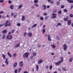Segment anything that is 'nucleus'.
I'll use <instances>...</instances> for the list:
<instances>
[{"label": "nucleus", "mask_w": 73, "mask_h": 73, "mask_svg": "<svg viewBox=\"0 0 73 73\" xmlns=\"http://www.w3.org/2000/svg\"><path fill=\"white\" fill-rule=\"evenodd\" d=\"M60 59L61 61H58V62H56L55 63L56 65H60V64H61V63H62V62H63V61H64V58H63V57H61L60 58Z\"/></svg>", "instance_id": "1"}, {"label": "nucleus", "mask_w": 73, "mask_h": 73, "mask_svg": "<svg viewBox=\"0 0 73 73\" xmlns=\"http://www.w3.org/2000/svg\"><path fill=\"white\" fill-rule=\"evenodd\" d=\"M29 55V53L28 52H26L24 54L23 57V58H27L28 57V56Z\"/></svg>", "instance_id": "2"}, {"label": "nucleus", "mask_w": 73, "mask_h": 73, "mask_svg": "<svg viewBox=\"0 0 73 73\" xmlns=\"http://www.w3.org/2000/svg\"><path fill=\"white\" fill-rule=\"evenodd\" d=\"M6 38L8 40H12L13 38V36L11 35H9L7 36Z\"/></svg>", "instance_id": "3"}, {"label": "nucleus", "mask_w": 73, "mask_h": 73, "mask_svg": "<svg viewBox=\"0 0 73 73\" xmlns=\"http://www.w3.org/2000/svg\"><path fill=\"white\" fill-rule=\"evenodd\" d=\"M56 15H57L56 14H54V13H52V16H52L51 19H54L56 17Z\"/></svg>", "instance_id": "4"}, {"label": "nucleus", "mask_w": 73, "mask_h": 73, "mask_svg": "<svg viewBox=\"0 0 73 73\" xmlns=\"http://www.w3.org/2000/svg\"><path fill=\"white\" fill-rule=\"evenodd\" d=\"M63 48L64 49V50H66L67 49V45L66 44H64L63 45Z\"/></svg>", "instance_id": "5"}, {"label": "nucleus", "mask_w": 73, "mask_h": 73, "mask_svg": "<svg viewBox=\"0 0 73 73\" xmlns=\"http://www.w3.org/2000/svg\"><path fill=\"white\" fill-rule=\"evenodd\" d=\"M68 19H69V17L67 16L66 17L64 18V21H68Z\"/></svg>", "instance_id": "6"}, {"label": "nucleus", "mask_w": 73, "mask_h": 73, "mask_svg": "<svg viewBox=\"0 0 73 73\" xmlns=\"http://www.w3.org/2000/svg\"><path fill=\"white\" fill-rule=\"evenodd\" d=\"M23 61H21L19 63V66L23 67Z\"/></svg>", "instance_id": "7"}, {"label": "nucleus", "mask_w": 73, "mask_h": 73, "mask_svg": "<svg viewBox=\"0 0 73 73\" xmlns=\"http://www.w3.org/2000/svg\"><path fill=\"white\" fill-rule=\"evenodd\" d=\"M43 61L42 59H40L38 62V64H40Z\"/></svg>", "instance_id": "8"}, {"label": "nucleus", "mask_w": 73, "mask_h": 73, "mask_svg": "<svg viewBox=\"0 0 73 73\" xmlns=\"http://www.w3.org/2000/svg\"><path fill=\"white\" fill-rule=\"evenodd\" d=\"M48 41H52V40L50 39V36L49 35H48Z\"/></svg>", "instance_id": "9"}, {"label": "nucleus", "mask_w": 73, "mask_h": 73, "mask_svg": "<svg viewBox=\"0 0 73 73\" xmlns=\"http://www.w3.org/2000/svg\"><path fill=\"white\" fill-rule=\"evenodd\" d=\"M27 35L29 37H32V33H29L27 34Z\"/></svg>", "instance_id": "10"}, {"label": "nucleus", "mask_w": 73, "mask_h": 73, "mask_svg": "<svg viewBox=\"0 0 73 73\" xmlns=\"http://www.w3.org/2000/svg\"><path fill=\"white\" fill-rule=\"evenodd\" d=\"M67 23L68 24V25H70V24H71V20H70L68 21L67 22Z\"/></svg>", "instance_id": "11"}, {"label": "nucleus", "mask_w": 73, "mask_h": 73, "mask_svg": "<svg viewBox=\"0 0 73 73\" xmlns=\"http://www.w3.org/2000/svg\"><path fill=\"white\" fill-rule=\"evenodd\" d=\"M5 63L6 64V65H8V64H9V62H8V58L6 59Z\"/></svg>", "instance_id": "12"}, {"label": "nucleus", "mask_w": 73, "mask_h": 73, "mask_svg": "<svg viewBox=\"0 0 73 73\" xmlns=\"http://www.w3.org/2000/svg\"><path fill=\"white\" fill-rule=\"evenodd\" d=\"M67 1L68 3H73V1L71 0H67Z\"/></svg>", "instance_id": "13"}, {"label": "nucleus", "mask_w": 73, "mask_h": 73, "mask_svg": "<svg viewBox=\"0 0 73 73\" xmlns=\"http://www.w3.org/2000/svg\"><path fill=\"white\" fill-rule=\"evenodd\" d=\"M27 32H25L23 34V36L25 37L26 36H27Z\"/></svg>", "instance_id": "14"}, {"label": "nucleus", "mask_w": 73, "mask_h": 73, "mask_svg": "<svg viewBox=\"0 0 73 73\" xmlns=\"http://www.w3.org/2000/svg\"><path fill=\"white\" fill-rule=\"evenodd\" d=\"M20 46V44H17L16 46H15V48H18Z\"/></svg>", "instance_id": "15"}, {"label": "nucleus", "mask_w": 73, "mask_h": 73, "mask_svg": "<svg viewBox=\"0 0 73 73\" xmlns=\"http://www.w3.org/2000/svg\"><path fill=\"white\" fill-rule=\"evenodd\" d=\"M36 26H37V24H35L32 26L31 28L32 29L33 28H34V27H36Z\"/></svg>", "instance_id": "16"}, {"label": "nucleus", "mask_w": 73, "mask_h": 73, "mask_svg": "<svg viewBox=\"0 0 73 73\" xmlns=\"http://www.w3.org/2000/svg\"><path fill=\"white\" fill-rule=\"evenodd\" d=\"M4 25L5 27H7V26H8V24L6 22L4 23Z\"/></svg>", "instance_id": "17"}, {"label": "nucleus", "mask_w": 73, "mask_h": 73, "mask_svg": "<svg viewBox=\"0 0 73 73\" xmlns=\"http://www.w3.org/2000/svg\"><path fill=\"white\" fill-rule=\"evenodd\" d=\"M7 32V30H5L4 31H3L2 33H5Z\"/></svg>", "instance_id": "18"}, {"label": "nucleus", "mask_w": 73, "mask_h": 73, "mask_svg": "<svg viewBox=\"0 0 73 73\" xmlns=\"http://www.w3.org/2000/svg\"><path fill=\"white\" fill-rule=\"evenodd\" d=\"M25 16H23L22 17V21H24V20H25Z\"/></svg>", "instance_id": "19"}, {"label": "nucleus", "mask_w": 73, "mask_h": 73, "mask_svg": "<svg viewBox=\"0 0 73 73\" xmlns=\"http://www.w3.org/2000/svg\"><path fill=\"white\" fill-rule=\"evenodd\" d=\"M17 63L16 62H15L13 64L14 67H16V66H17Z\"/></svg>", "instance_id": "20"}, {"label": "nucleus", "mask_w": 73, "mask_h": 73, "mask_svg": "<svg viewBox=\"0 0 73 73\" xmlns=\"http://www.w3.org/2000/svg\"><path fill=\"white\" fill-rule=\"evenodd\" d=\"M51 46L53 49H54V48L56 47V46L54 45V44L52 45H51Z\"/></svg>", "instance_id": "21"}, {"label": "nucleus", "mask_w": 73, "mask_h": 73, "mask_svg": "<svg viewBox=\"0 0 73 73\" xmlns=\"http://www.w3.org/2000/svg\"><path fill=\"white\" fill-rule=\"evenodd\" d=\"M10 8L11 9H14V8L13 7V5H11L10 6Z\"/></svg>", "instance_id": "22"}, {"label": "nucleus", "mask_w": 73, "mask_h": 73, "mask_svg": "<svg viewBox=\"0 0 73 73\" xmlns=\"http://www.w3.org/2000/svg\"><path fill=\"white\" fill-rule=\"evenodd\" d=\"M43 7H44V8L43 9V10H45L46 9V6L45 5H43Z\"/></svg>", "instance_id": "23"}, {"label": "nucleus", "mask_w": 73, "mask_h": 73, "mask_svg": "<svg viewBox=\"0 0 73 73\" xmlns=\"http://www.w3.org/2000/svg\"><path fill=\"white\" fill-rule=\"evenodd\" d=\"M60 2L59 1L57 2H56V5L57 6H58V5H60Z\"/></svg>", "instance_id": "24"}, {"label": "nucleus", "mask_w": 73, "mask_h": 73, "mask_svg": "<svg viewBox=\"0 0 73 73\" xmlns=\"http://www.w3.org/2000/svg\"><path fill=\"white\" fill-rule=\"evenodd\" d=\"M38 2V0H35L34 1V3H35V4H37Z\"/></svg>", "instance_id": "25"}, {"label": "nucleus", "mask_w": 73, "mask_h": 73, "mask_svg": "<svg viewBox=\"0 0 73 73\" xmlns=\"http://www.w3.org/2000/svg\"><path fill=\"white\" fill-rule=\"evenodd\" d=\"M7 54L10 57H12V55L9 52L7 53Z\"/></svg>", "instance_id": "26"}, {"label": "nucleus", "mask_w": 73, "mask_h": 73, "mask_svg": "<svg viewBox=\"0 0 73 73\" xmlns=\"http://www.w3.org/2000/svg\"><path fill=\"white\" fill-rule=\"evenodd\" d=\"M23 5H20L19 6V9H21L22 7H23Z\"/></svg>", "instance_id": "27"}, {"label": "nucleus", "mask_w": 73, "mask_h": 73, "mask_svg": "<svg viewBox=\"0 0 73 73\" xmlns=\"http://www.w3.org/2000/svg\"><path fill=\"white\" fill-rule=\"evenodd\" d=\"M42 32L43 34H45V29H43L42 30Z\"/></svg>", "instance_id": "28"}, {"label": "nucleus", "mask_w": 73, "mask_h": 73, "mask_svg": "<svg viewBox=\"0 0 73 73\" xmlns=\"http://www.w3.org/2000/svg\"><path fill=\"white\" fill-rule=\"evenodd\" d=\"M38 65H36V70L37 71H38Z\"/></svg>", "instance_id": "29"}, {"label": "nucleus", "mask_w": 73, "mask_h": 73, "mask_svg": "<svg viewBox=\"0 0 73 73\" xmlns=\"http://www.w3.org/2000/svg\"><path fill=\"white\" fill-rule=\"evenodd\" d=\"M2 57H3L4 59H5V55L4 54H2Z\"/></svg>", "instance_id": "30"}, {"label": "nucleus", "mask_w": 73, "mask_h": 73, "mask_svg": "<svg viewBox=\"0 0 73 73\" xmlns=\"http://www.w3.org/2000/svg\"><path fill=\"white\" fill-rule=\"evenodd\" d=\"M5 35H4L2 37V39L4 40L5 39Z\"/></svg>", "instance_id": "31"}, {"label": "nucleus", "mask_w": 73, "mask_h": 73, "mask_svg": "<svg viewBox=\"0 0 73 73\" xmlns=\"http://www.w3.org/2000/svg\"><path fill=\"white\" fill-rule=\"evenodd\" d=\"M63 11L64 12H65L66 13V12H68V10H67V9H64V10Z\"/></svg>", "instance_id": "32"}, {"label": "nucleus", "mask_w": 73, "mask_h": 73, "mask_svg": "<svg viewBox=\"0 0 73 73\" xmlns=\"http://www.w3.org/2000/svg\"><path fill=\"white\" fill-rule=\"evenodd\" d=\"M48 17H49V16H46L45 17V20H48Z\"/></svg>", "instance_id": "33"}, {"label": "nucleus", "mask_w": 73, "mask_h": 73, "mask_svg": "<svg viewBox=\"0 0 73 73\" xmlns=\"http://www.w3.org/2000/svg\"><path fill=\"white\" fill-rule=\"evenodd\" d=\"M69 16L70 17H73V15L72 14H70L69 15Z\"/></svg>", "instance_id": "34"}, {"label": "nucleus", "mask_w": 73, "mask_h": 73, "mask_svg": "<svg viewBox=\"0 0 73 73\" xmlns=\"http://www.w3.org/2000/svg\"><path fill=\"white\" fill-rule=\"evenodd\" d=\"M73 60V58H71L69 60V61L70 62H71Z\"/></svg>", "instance_id": "35"}, {"label": "nucleus", "mask_w": 73, "mask_h": 73, "mask_svg": "<svg viewBox=\"0 0 73 73\" xmlns=\"http://www.w3.org/2000/svg\"><path fill=\"white\" fill-rule=\"evenodd\" d=\"M62 69L63 71H66V69L65 68H62Z\"/></svg>", "instance_id": "36"}, {"label": "nucleus", "mask_w": 73, "mask_h": 73, "mask_svg": "<svg viewBox=\"0 0 73 73\" xmlns=\"http://www.w3.org/2000/svg\"><path fill=\"white\" fill-rule=\"evenodd\" d=\"M56 38L57 40H60V38H59L58 36H57Z\"/></svg>", "instance_id": "37"}, {"label": "nucleus", "mask_w": 73, "mask_h": 73, "mask_svg": "<svg viewBox=\"0 0 73 73\" xmlns=\"http://www.w3.org/2000/svg\"><path fill=\"white\" fill-rule=\"evenodd\" d=\"M40 20H44V18L42 17H40Z\"/></svg>", "instance_id": "38"}, {"label": "nucleus", "mask_w": 73, "mask_h": 73, "mask_svg": "<svg viewBox=\"0 0 73 73\" xmlns=\"http://www.w3.org/2000/svg\"><path fill=\"white\" fill-rule=\"evenodd\" d=\"M16 54H17L16 53H15L13 54V57H15L16 56Z\"/></svg>", "instance_id": "39"}, {"label": "nucleus", "mask_w": 73, "mask_h": 73, "mask_svg": "<svg viewBox=\"0 0 73 73\" xmlns=\"http://www.w3.org/2000/svg\"><path fill=\"white\" fill-rule=\"evenodd\" d=\"M15 14V13H12L11 14V16L12 17V16H14V15Z\"/></svg>", "instance_id": "40"}, {"label": "nucleus", "mask_w": 73, "mask_h": 73, "mask_svg": "<svg viewBox=\"0 0 73 73\" xmlns=\"http://www.w3.org/2000/svg\"><path fill=\"white\" fill-rule=\"evenodd\" d=\"M21 68H19V70H18V72H20L21 70Z\"/></svg>", "instance_id": "41"}, {"label": "nucleus", "mask_w": 73, "mask_h": 73, "mask_svg": "<svg viewBox=\"0 0 73 73\" xmlns=\"http://www.w3.org/2000/svg\"><path fill=\"white\" fill-rule=\"evenodd\" d=\"M36 52H33V56H36Z\"/></svg>", "instance_id": "42"}, {"label": "nucleus", "mask_w": 73, "mask_h": 73, "mask_svg": "<svg viewBox=\"0 0 73 73\" xmlns=\"http://www.w3.org/2000/svg\"><path fill=\"white\" fill-rule=\"evenodd\" d=\"M52 67H52V66L50 65V70H51V69H52Z\"/></svg>", "instance_id": "43"}, {"label": "nucleus", "mask_w": 73, "mask_h": 73, "mask_svg": "<svg viewBox=\"0 0 73 73\" xmlns=\"http://www.w3.org/2000/svg\"><path fill=\"white\" fill-rule=\"evenodd\" d=\"M34 5H35L36 7H39V5H37V4H35Z\"/></svg>", "instance_id": "44"}, {"label": "nucleus", "mask_w": 73, "mask_h": 73, "mask_svg": "<svg viewBox=\"0 0 73 73\" xmlns=\"http://www.w3.org/2000/svg\"><path fill=\"white\" fill-rule=\"evenodd\" d=\"M15 73H17V69L15 70Z\"/></svg>", "instance_id": "45"}, {"label": "nucleus", "mask_w": 73, "mask_h": 73, "mask_svg": "<svg viewBox=\"0 0 73 73\" xmlns=\"http://www.w3.org/2000/svg\"><path fill=\"white\" fill-rule=\"evenodd\" d=\"M4 0H0V3H3V2H4Z\"/></svg>", "instance_id": "46"}, {"label": "nucleus", "mask_w": 73, "mask_h": 73, "mask_svg": "<svg viewBox=\"0 0 73 73\" xmlns=\"http://www.w3.org/2000/svg\"><path fill=\"white\" fill-rule=\"evenodd\" d=\"M44 16H46L47 15V13H43Z\"/></svg>", "instance_id": "47"}, {"label": "nucleus", "mask_w": 73, "mask_h": 73, "mask_svg": "<svg viewBox=\"0 0 73 73\" xmlns=\"http://www.w3.org/2000/svg\"><path fill=\"white\" fill-rule=\"evenodd\" d=\"M17 25L19 26H20V25H21V24L19 23L17 24Z\"/></svg>", "instance_id": "48"}, {"label": "nucleus", "mask_w": 73, "mask_h": 73, "mask_svg": "<svg viewBox=\"0 0 73 73\" xmlns=\"http://www.w3.org/2000/svg\"><path fill=\"white\" fill-rule=\"evenodd\" d=\"M57 24L58 26H59L60 25H61V24L60 23H58Z\"/></svg>", "instance_id": "49"}, {"label": "nucleus", "mask_w": 73, "mask_h": 73, "mask_svg": "<svg viewBox=\"0 0 73 73\" xmlns=\"http://www.w3.org/2000/svg\"><path fill=\"white\" fill-rule=\"evenodd\" d=\"M56 12H57V10H56V9H55L53 11L54 13H56Z\"/></svg>", "instance_id": "50"}, {"label": "nucleus", "mask_w": 73, "mask_h": 73, "mask_svg": "<svg viewBox=\"0 0 73 73\" xmlns=\"http://www.w3.org/2000/svg\"><path fill=\"white\" fill-rule=\"evenodd\" d=\"M61 8L62 9L64 8V5H62L61 6Z\"/></svg>", "instance_id": "51"}, {"label": "nucleus", "mask_w": 73, "mask_h": 73, "mask_svg": "<svg viewBox=\"0 0 73 73\" xmlns=\"http://www.w3.org/2000/svg\"><path fill=\"white\" fill-rule=\"evenodd\" d=\"M61 11L60 10V11L58 12V14H61Z\"/></svg>", "instance_id": "52"}, {"label": "nucleus", "mask_w": 73, "mask_h": 73, "mask_svg": "<svg viewBox=\"0 0 73 73\" xmlns=\"http://www.w3.org/2000/svg\"><path fill=\"white\" fill-rule=\"evenodd\" d=\"M53 3H54V1H51L50 3L51 4H53Z\"/></svg>", "instance_id": "53"}, {"label": "nucleus", "mask_w": 73, "mask_h": 73, "mask_svg": "<svg viewBox=\"0 0 73 73\" xmlns=\"http://www.w3.org/2000/svg\"><path fill=\"white\" fill-rule=\"evenodd\" d=\"M4 26V24H0V27H3V26Z\"/></svg>", "instance_id": "54"}, {"label": "nucleus", "mask_w": 73, "mask_h": 73, "mask_svg": "<svg viewBox=\"0 0 73 73\" xmlns=\"http://www.w3.org/2000/svg\"><path fill=\"white\" fill-rule=\"evenodd\" d=\"M4 12L2 11L0 12V14H1L2 13H4Z\"/></svg>", "instance_id": "55"}, {"label": "nucleus", "mask_w": 73, "mask_h": 73, "mask_svg": "<svg viewBox=\"0 0 73 73\" xmlns=\"http://www.w3.org/2000/svg\"><path fill=\"white\" fill-rule=\"evenodd\" d=\"M8 3H9V4H11V3H12V1H9Z\"/></svg>", "instance_id": "56"}, {"label": "nucleus", "mask_w": 73, "mask_h": 73, "mask_svg": "<svg viewBox=\"0 0 73 73\" xmlns=\"http://www.w3.org/2000/svg\"><path fill=\"white\" fill-rule=\"evenodd\" d=\"M12 33H14V32H15V30H12L11 31Z\"/></svg>", "instance_id": "57"}, {"label": "nucleus", "mask_w": 73, "mask_h": 73, "mask_svg": "<svg viewBox=\"0 0 73 73\" xmlns=\"http://www.w3.org/2000/svg\"><path fill=\"white\" fill-rule=\"evenodd\" d=\"M73 8V6H72L70 8V9H71V10H72V8Z\"/></svg>", "instance_id": "58"}, {"label": "nucleus", "mask_w": 73, "mask_h": 73, "mask_svg": "<svg viewBox=\"0 0 73 73\" xmlns=\"http://www.w3.org/2000/svg\"><path fill=\"white\" fill-rule=\"evenodd\" d=\"M33 58V56H31V57H30V59H32V58Z\"/></svg>", "instance_id": "59"}, {"label": "nucleus", "mask_w": 73, "mask_h": 73, "mask_svg": "<svg viewBox=\"0 0 73 73\" xmlns=\"http://www.w3.org/2000/svg\"><path fill=\"white\" fill-rule=\"evenodd\" d=\"M11 23H9L8 24V26L9 27V26H11Z\"/></svg>", "instance_id": "60"}, {"label": "nucleus", "mask_w": 73, "mask_h": 73, "mask_svg": "<svg viewBox=\"0 0 73 73\" xmlns=\"http://www.w3.org/2000/svg\"><path fill=\"white\" fill-rule=\"evenodd\" d=\"M54 53H52L51 54V55L53 56V55H54Z\"/></svg>", "instance_id": "61"}, {"label": "nucleus", "mask_w": 73, "mask_h": 73, "mask_svg": "<svg viewBox=\"0 0 73 73\" xmlns=\"http://www.w3.org/2000/svg\"><path fill=\"white\" fill-rule=\"evenodd\" d=\"M6 23H7V24H8V23H9V21H8V20H7V21H6Z\"/></svg>", "instance_id": "62"}, {"label": "nucleus", "mask_w": 73, "mask_h": 73, "mask_svg": "<svg viewBox=\"0 0 73 73\" xmlns=\"http://www.w3.org/2000/svg\"><path fill=\"white\" fill-rule=\"evenodd\" d=\"M40 27H41V26H42V23H41L40 25Z\"/></svg>", "instance_id": "63"}, {"label": "nucleus", "mask_w": 73, "mask_h": 73, "mask_svg": "<svg viewBox=\"0 0 73 73\" xmlns=\"http://www.w3.org/2000/svg\"><path fill=\"white\" fill-rule=\"evenodd\" d=\"M24 73H28L27 71H25Z\"/></svg>", "instance_id": "64"}]
</instances>
